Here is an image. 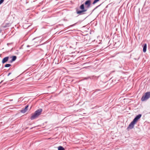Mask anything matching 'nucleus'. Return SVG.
<instances>
[{
	"mask_svg": "<svg viewBox=\"0 0 150 150\" xmlns=\"http://www.w3.org/2000/svg\"><path fill=\"white\" fill-rule=\"evenodd\" d=\"M42 111V109H39L36 111L35 112L31 115V116L30 119L31 120H33L37 117L40 115Z\"/></svg>",
	"mask_w": 150,
	"mask_h": 150,
	"instance_id": "1",
	"label": "nucleus"
},
{
	"mask_svg": "<svg viewBox=\"0 0 150 150\" xmlns=\"http://www.w3.org/2000/svg\"><path fill=\"white\" fill-rule=\"evenodd\" d=\"M150 97V92H146L145 94L143 95L141 98L142 101H144L149 99Z\"/></svg>",
	"mask_w": 150,
	"mask_h": 150,
	"instance_id": "2",
	"label": "nucleus"
},
{
	"mask_svg": "<svg viewBox=\"0 0 150 150\" xmlns=\"http://www.w3.org/2000/svg\"><path fill=\"white\" fill-rule=\"evenodd\" d=\"M91 1L90 0L86 1L85 3V5L87 6L88 8H89L91 5Z\"/></svg>",
	"mask_w": 150,
	"mask_h": 150,
	"instance_id": "3",
	"label": "nucleus"
},
{
	"mask_svg": "<svg viewBox=\"0 0 150 150\" xmlns=\"http://www.w3.org/2000/svg\"><path fill=\"white\" fill-rule=\"evenodd\" d=\"M28 105H27L24 109H22L21 111V112L23 113H25V112L28 110Z\"/></svg>",
	"mask_w": 150,
	"mask_h": 150,
	"instance_id": "4",
	"label": "nucleus"
},
{
	"mask_svg": "<svg viewBox=\"0 0 150 150\" xmlns=\"http://www.w3.org/2000/svg\"><path fill=\"white\" fill-rule=\"evenodd\" d=\"M87 10H81V11H77L76 13L77 14L79 15L83 14V12H86Z\"/></svg>",
	"mask_w": 150,
	"mask_h": 150,
	"instance_id": "5",
	"label": "nucleus"
},
{
	"mask_svg": "<svg viewBox=\"0 0 150 150\" xmlns=\"http://www.w3.org/2000/svg\"><path fill=\"white\" fill-rule=\"evenodd\" d=\"M138 120H137L134 118L133 121H132V129L134 127V125L136 123Z\"/></svg>",
	"mask_w": 150,
	"mask_h": 150,
	"instance_id": "6",
	"label": "nucleus"
},
{
	"mask_svg": "<svg viewBox=\"0 0 150 150\" xmlns=\"http://www.w3.org/2000/svg\"><path fill=\"white\" fill-rule=\"evenodd\" d=\"M8 58L9 57H7L4 58L2 59V63H4L7 62L8 61Z\"/></svg>",
	"mask_w": 150,
	"mask_h": 150,
	"instance_id": "7",
	"label": "nucleus"
},
{
	"mask_svg": "<svg viewBox=\"0 0 150 150\" xmlns=\"http://www.w3.org/2000/svg\"><path fill=\"white\" fill-rule=\"evenodd\" d=\"M147 48V45L146 44H144L143 47V51L144 52H145L146 51Z\"/></svg>",
	"mask_w": 150,
	"mask_h": 150,
	"instance_id": "8",
	"label": "nucleus"
},
{
	"mask_svg": "<svg viewBox=\"0 0 150 150\" xmlns=\"http://www.w3.org/2000/svg\"><path fill=\"white\" fill-rule=\"evenodd\" d=\"M142 115L141 114H139L136 116V117L134 118L135 119L138 120L141 117Z\"/></svg>",
	"mask_w": 150,
	"mask_h": 150,
	"instance_id": "9",
	"label": "nucleus"
},
{
	"mask_svg": "<svg viewBox=\"0 0 150 150\" xmlns=\"http://www.w3.org/2000/svg\"><path fill=\"white\" fill-rule=\"evenodd\" d=\"M80 9L81 10H87L84 8V5L83 4H82L81 5L80 7Z\"/></svg>",
	"mask_w": 150,
	"mask_h": 150,
	"instance_id": "10",
	"label": "nucleus"
},
{
	"mask_svg": "<svg viewBox=\"0 0 150 150\" xmlns=\"http://www.w3.org/2000/svg\"><path fill=\"white\" fill-rule=\"evenodd\" d=\"M16 59V56H13L12 57V59L11 61V62L15 61Z\"/></svg>",
	"mask_w": 150,
	"mask_h": 150,
	"instance_id": "11",
	"label": "nucleus"
},
{
	"mask_svg": "<svg viewBox=\"0 0 150 150\" xmlns=\"http://www.w3.org/2000/svg\"><path fill=\"white\" fill-rule=\"evenodd\" d=\"M64 148L61 146H60L58 147V150H64Z\"/></svg>",
	"mask_w": 150,
	"mask_h": 150,
	"instance_id": "12",
	"label": "nucleus"
},
{
	"mask_svg": "<svg viewBox=\"0 0 150 150\" xmlns=\"http://www.w3.org/2000/svg\"><path fill=\"white\" fill-rule=\"evenodd\" d=\"M100 0H95L94 1L93 3V4H94L96 3H97L98 1Z\"/></svg>",
	"mask_w": 150,
	"mask_h": 150,
	"instance_id": "13",
	"label": "nucleus"
},
{
	"mask_svg": "<svg viewBox=\"0 0 150 150\" xmlns=\"http://www.w3.org/2000/svg\"><path fill=\"white\" fill-rule=\"evenodd\" d=\"M131 123L129 125V127H128L127 128V129L128 130H129V129H131Z\"/></svg>",
	"mask_w": 150,
	"mask_h": 150,
	"instance_id": "14",
	"label": "nucleus"
},
{
	"mask_svg": "<svg viewBox=\"0 0 150 150\" xmlns=\"http://www.w3.org/2000/svg\"><path fill=\"white\" fill-rule=\"evenodd\" d=\"M11 66V65L10 64H6L5 66V67H10V66Z\"/></svg>",
	"mask_w": 150,
	"mask_h": 150,
	"instance_id": "15",
	"label": "nucleus"
},
{
	"mask_svg": "<svg viewBox=\"0 0 150 150\" xmlns=\"http://www.w3.org/2000/svg\"><path fill=\"white\" fill-rule=\"evenodd\" d=\"M4 0H0V5L1 4H2L4 1Z\"/></svg>",
	"mask_w": 150,
	"mask_h": 150,
	"instance_id": "16",
	"label": "nucleus"
},
{
	"mask_svg": "<svg viewBox=\"0 0 150 150\" xmlns=\"http://www.w3.org/2000/svg\"><path fill=\"white\" fill-rule=\"evenodd\" d=\"M11 74V73H10L8 74V76H9L10 74Z\"/></svg>",
	"mask_w": 150,
	"mask_h": 150,
	"instance_id": "17",
	"label": "nucleus"
}]
</instances>
